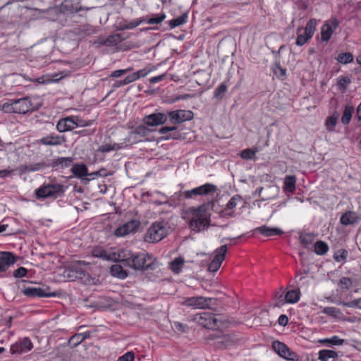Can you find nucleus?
Listing matches in <instances>:
<instances>
[{
	"mask_svg": "<svg viewBox=\"0 0 361 361\" xmlns=\"http://www.w3.org/2000/svg\"><path fill=\"white\" fill-rule=\"evenodd\" d=\"M207 339L210 342V345L217 349H226L238 342V339L235 336L223 334L218 331L209 334Z\"/></svg>",
	"mask_w": 361,
	"mask_h": 361,
	"instance_id": "7ed1b4c3",
	"label": "nucleus"
},
{
	"mask_svg": "<svg viewBox=\"0 0 361 361\" xmlns=\"http://www.w3.org/2000/svg\"><path fill=\"white\" fill-rule=\"evenodd\" d=\"M168 116L173 123H181L193 118V113L191 111L176 110L168 112Z\"/></svg>",
	"mask_w": 361,
	"mask_h": 361,
	"instance_id": "f8f14e48",
	"label": "nucleus"
},
{
	"mask_svg": "<svg viewBox=\"0 0 361 361\" xmlns=\"http://www.w3.org/2000/svg\"><path fill=\"white\" fill-rule=\"evenodd\" d=\"M16 261V257L12 253L1 252L0 253V272L6 271Z\"/></svg>",
	"mask_w": 361,
	"mask_h": 361,
	"instance_id": "a211bd4d",
	"label": "nucleus"
},
{
	"mask_svg": "<svg viewBox=\"0 0 361 361\" xmlns=\"http://www.w3.org/2000/svg\"><path fill=\"white\" fill-rule=\"evenodd\" d=\"M302 30V27H298L297 29L298 37H297L295 44L298 46H302L303 44L307 43L312 38L311 37H310L309 35L305 34V32H304V33H300Z\"/></svg>",
	"mask_w": 361,
	"mask_h": 361,
	"instance_id": "79ce46f5",
	"label": "nucleus"
},
{
	"mask_svg": "<svg viewBox=\"0 0 361 361\" xmlns=\"http://www.w3.org/2000/svg\"><path fill=\"white\" fill-rule=\"evenodd\" d=\"M46 164L44 162H39L37 164H24L21 165L16 169L19 171L20 174L26 173L31 171H39L45 168Z\"/></svg>",
	"mask_w": 361,
	"mask_h": 361,
	"instance_id": "4be33fe9",
	"label": "nucleus"
},
{
	"mask_svg": "<svg viewBox=\"0 0 361 361\" xmlns=\"http://www.w3.org/2000/svg\"><path fill=\"white\" fill-rule=\"evenodd\" d=\"M197 188L199 196L214 195L218 190L217 187L212 183H206Z\"/></svg>",
	"mask_w": 361,
	"mask_h": 361,
	"instance_id": "a878e982",
	"label": "nucleus"
},
{
	"mask_svg": "<svg viewBox=\"0 0 361 361\" xmlns=\"http://www.w3.org/2000/svg\"><path fill=\"white\" fill-rule=\"evenodd\" d=\"M338 116V113L335 112L330 117L327 118L326 121V126L329 131L332 132L334 130V127L337 123Z\"/></svg>",
	"mask_w": 361,
	"mask_h": 361,
	"instance_id": "ea45409f",
	"label": "nucleus"
},
{
	"mask_svg": "<svg viewBox=\"0 0 361 361\" xmlns=\"http://www.w3.org/2000/svg\"><path fill=\"white\" fill-rule=\"evenodd\" d=\"M111 274L112 276L124 279L128 276L127 271L123 269L120 264H114L111 267Z\"/></svg>",
	"mask_w": 361,
	"mask_h": 361,
	"instance_id": "2f4dec72",
	"label": "nucleus"
},
{
	"mask_svg": "<svg viewBox=\"0 0 361 361\" xmlns=\"http://www.w3.org/2000/svg\"><path fill=\"white\" fill-rule=\"evenodd\" d=\"M28 283L25 281H22L20 283L22 284V288L19 286V288L21 289L22 293L27 297L30 298H43V297H50L54 295V293H46L45 290L41 288L36 287H26L25 283Z\"/></svg>",
	"mask_w": 361,
	"mask_h": 361,
	"instance_id": "9d476101",
	"label": "nucleus"
},
{
	"mask_svg": "<svg viewBox=\"0 0 361 361\" xmlns=\"http://www.w3.org/2000/svg\"><path fill=\"white\" fill-rule=\"evenodd\" d=\"M187 18H188V13H185L183 15H181L180 16L170 20L169 26H170L171 29H173L177 26L183 25L184 23H186Z\"/></svg>",
	"mask_w": 361,
	"mask_h": 361,
	"instance_id": "a19ab883",
	"label": "nucleus"
},
{
	"mask_svg": "<svg viewBox=\"0 0 361 361\" xmlns=\"http://www.w3.org/2000/svg\"><path fill=\"white\" fill-rule=\"evenodd\" d=\"M274 350L281 357L288 360H295L298 355L283 343L276 341L272 343Z\"/></svg>",
	"mask_w": 361,
	"mask_h": 361,
	"instance_id": "6e6552de",
	"label": "nucleus"
},
{
	"mask_svg": "<svg viewBox=\"0 0 361 361\" xmlns=\"http://www.w3.org/2000/svg\"><path fill=\"white\" fill-rule=\"evenodd\" d=\"M334 32V29L332 26L326 23H325L321 30V35H322V41L328 42L331 38L332 34Z\"/></svg>",
	"mask_w": 361,
	"mask_h": 361,
	"instance_id": "473e14b6",
	"label": "nucleus"
},
{
	"mask_svg": "<svg viewBox=\"0 0 361 361\" xmlns=\"http://www.w3.org/2000/svg\"><path fill=\"white\" fill-rule=\"evenodd\" d=\"M212 319H213V314L207 312L197 314L194 317L195 322L207 329H214Z\"/></svg>",
	"mask_w": 361,
	"mask_h": 361,
	"instance_id": "6ab92c4d",
	"label": "nucleus"
},
{
	"mask_svg": "<svg viewBox=\"0 0 361 361\" xmlns=\"http://www.w3.org/2000/svg\"><path fill=\"white\" fill-rule=\"evenodd\" d=\"M13 100L16 114H25L32 110V103L29 97H26Z\"/></svg>",
	"mask_w": 361,
	"mask_h": 361,
	"instance_id": "f3484780",
	"label": "nucleus"
},
{
	"mask_svg": "<svg viewBox=\"0 0 361 361\" xmlns=\"http://www.w3.org/2000/svg\"><path fill=\"white\" fill-rule=\"evenodd\" d=\"M255 231L259 232L262 235L269 237L274 235H281L283 231L278 228H270L267 226L257 227Z\"/></svg>",
	"mask_w": 361,
	"mask_h": 361,
	"instance_id": "5701e85b",
	"label": "nucleus"
},
{
	"mask_svg": "<svg viewBox=\"0 0 361 361\" xmlns=\"http://www.w3.org/2000/svg\"><path fill=\"white\" fill-rule=\"evenodd\" d=\"M182 196L186 199H191L198 195L197 188H195L192 190L183 192Z\"/></svg>",
	"mask_w": 361,
	"mask_h": 361,
	"instance_id": "680f3d73",
	"label": "nucleus"
},
{
	"mask_svg": "<svg viewBox=\"0 0 361 361\" xmlns=\"http://www.w3.org/2000/svg\"><path fill=\"white\" fill-rule=\"evenodd\" d=\"M273 71L278 78H283L286 75V69L281 66L279 62L274 63L273 66Z\"/></svg>",
	"mask_w": 361,
	"mask_h": 361,
	"instance_id": "5fc2aeb1",
	"label": "nucleus"
},
{
	"mask_svg": "<svg viewBox=\"0 0 361 361\" xmlns=\"http://www.w3.org/2000/svg\"><path fill=\"white\" fill-rule=\"evenodd\" d=\"M153 130L149 128L145 124L138 125L129 133V139H133L137 141L138 138H143L152 133Z\"/></svg>",
	"mask_w": 361,
	"mask_h": 361,
	"instance_id": "2eb2a0df",
	"label": "nucleus"
},
{
	"mask_svg": "<svg viewBox=\"0 0 361 361\" xmlns=\"http://www.w3.org/2000/svg\"><path fill=\"white\" fill-rule=\"evenodd\" d=\"M348 256V251L345 249L338 250L334 255V259L336 262L345 261Z\"/></svg>",
	"mask_w": 361,
	"mask_h": 361,
	"instance_id": "864d4df0",
	"label": "nucleus"
},
{
	"mask_svg": "<svg viewBox=\"0 0 361 361\" xmlns=\"http://www.w3.org/2000/svg\"><path fill=\"white\" fill-rule=\"evenodd\" d=\"M32 343L28 338H24L19 343H16L11 347V354H22L28 352L32 348Z\"/></svg>",
	"mask_w": 361,
	"mask_h": 361,
	"instance_id": "dca6fc26",
	"label": "nucleus"
},
{
	"mask_svg": "<svg viewBox=\"0 0 361 361\" xmlns=\"http://www.w3.org/2000/svg\"><path fill=\"white\" fill-rule=\"evenodd\" d=\"M300 298V291L299 288L288 290L286 293V303H296L299 301Z\"/></svg>",
	"mask_w": 361,
	"mask_h": 361,
	"instance_id": "7c9ffc66",
	"label": "nucleus"
},
{
	"mask_svg": "<svg viewBox=\"0 0 361 361\" xmlns=\"http://www.w3.org/2000/svg\"><path fill=\"white\" fill-rule=\"evenodd\" d=\"M96 29L90 25H80L75 30L76 35L81 37L90 36L96 33Z\"/></svg>",
	"mask_w": 361,
	"mask_h": 361,
	"instance_id": "c85d7f7f",
	"label": "nucleus"
},
{
	"mask_svg": "<svg viewBox=\"0 0 361 361\" xmlns=\"http://www.w3.org/2000/svg\"><path fill=\"white\" fill-rule=\"evenodd\" d=\"M73 161V158L71 157H59L53 161L51 163L52 167H60L61 169H64L70 166Z\"/></svg>",
	"mask_w": 361,
	"mask_h": 361,
	"instance_id": "c756f323",
	"label": "nucleus"
},
{
	"mask_svg": "<svg viewBox=\"0 0 361 361\" xmlns=\"http://www.w3.org/2000/svg\"><path fill=\"white\" fill-rule=\"evenodd\" d=\"M216 299L202 296L188 298L183 302L184 305L200 309H212L216 305Z\"/></svg>",
	"mask_w": 361,
	"mask_h": 361,
	"instance_id": "423d86ee",
	"label": "nucleus"
},
{
	"mask_svg": "<svg viewBox=\"0 0 361 361\" xmlns=\"http://www.w3.org/2000/svg\"><path fill=\"white\" fill-rule=\"evenodd\" d=\"M295 178L293 176H287L285 178V189L289 192H293L295 188Z\"/></svg>",
	"mask_w": 361,
	"mask_h": 361,
	"instance_id": "49530a36",
	"label": "nucleus"
},
{
	"mask_svg": "<svg viewBox=\"0 0 361 361\" xmlns=\"http://www.w3.org/2000/svg\"><path fill=\"white\" fill-rule=\"evenodd\" d=\"M351 82L350 79L346 76H341L338 78L337 85L340 90L345 91L347 86Z\"/></svg>",
	"mask_w": 361,
	"mask_h": 361,
	"instance_id": "3c124183",
	"label": "nucleus"
},
{
	"mask_svg": "<svg viewBox=\"0 0 361 361\" xmlns=\"http://www.w3.org/2000/svg\"><path fill=\"white\" fill-rule=\"evenodd\" d=\"M338 353L336 351L331 350H321L319 352V357L318 359L320 361H328L330 358L337 357Z\"/></svg>",
	"mask_w": 361,
	"mask_h": 361,
	"instance_id": "72a5a7b5",
	"label": "nucleus"
},
{
	"mask_svg": "<svg viewBox=\"0 0 361 361\" xmlns=\"http://www.w3.org/2000/svg\"><path fill=\"white\" fill-rule=\"evenodd\" d=\"M227 90V86L225 83H221L217 88L215 89L214 97L218 99H221Z\"/></svg>",
	"mask_w": 361,
	"mask_h": 361,
	"instance_id": "8fccbe9b",
	"label": "nucleus"
},
{
	"mask_svg": "<svg viewBox=\"0 0 361 361\" xmlns=\"http://www.w3.org/2000/svg\"><path fill=\"white\" fill-rule=\"evenodd\" d=\"M124 38L121 37V35L119 33L109 35L107 38L105 39H101L99 41V44L102 45H106V46H114L116 45L117 44L120 43L121 41H123Z\"/></svg>",
	"mask_w": 361,
	"mask_h": 361,
	"instance_id": "bb28decb",
	"label": "nucleus"
},
{
	"mask_svg": "<svg viewBox=\"0 0 361 361\" xmlns=\"http://www.w3.org/2000/svg\"><path fill=\"white\" fill-rule=\"evenodd\" d=\"M322 312L334 318H338L341 315V312L340 310L334 307H324L322 310Z\"/></svg>",
	"mask_w": 361,
	"mask_h": 361,
	"instance_id": "09e8293b",
	"label": "nucleus"
},
{
	"mask_svg": "<svg viewBox=\"0 0 361 361\" xmlns=\"http://www.w3.org/2000/svg\"><path fill=\"white\" fill-rule=\"evenodd\" d=\"M314 237L315 235L313 233H301L299 236V240L304 247H307L308 245L313 243Z\"/></svg>",
	"mask_w": 361,
	"mask_h": 361,
	"instance_id": "f704fd0d",
	"label": "nucleus"
},
{
	"mask_svg": "<svg viewBox=\"0 0 361 361\" xmlns=\"http://www.w3.org/2000/svg\"><path fill=\"white\" fill-rule=\"evenodd\" d=\"M75 128L73 116H68L60 119L56 125V129L62 133L71 130Z\"/></svg>",
	"mask_w": 361,
	"mask_h": 361,
	"instance_id": "aec40b11",
	"label": "nucleus"
},
{
	"mask_svg": "<svg viewBox=\"0 0 361 361\" xmlns=\"http://www.w3.org/2000/svg\"><path fill=\"white\" fill-rule=\"evenodd\" d=\"M166 235L167 231L163 223L157 221L148 228L144 239L147 243H157L164 238Z\"/></svg>",
	"mask_w": 361,
	"mask_h": 361,
	"instance_id": "20e7f679",
	"label": "nucleus"
},
{
	"mask_svg": "<svg viewBox=\"0 0 361 361\" xmlns=\"http://www.w3.org/2000/svg\"><path fill=\"white\" fill-rule=\"evenodd\" d=\"M337 61L343 64H347L353 61V56L350 52L341 53L336 57Z\"/></svg>",
	"mask_w": 361,
	"mask_h": 361,
	"instance_id": "a18cd8bd",
	"label": "nucleus"
},
{
	"mask_svg": "<svg viewBox=\"0 0 361 361\" xmlns=\"http://www.w3.org/2000/svg\"><path fill=\"white\" fill-rule=\"evenodd\" d=\"M84 341V337L80 334H76L73 336L69 340V345L72 347H75Z\"/></svg>",
	"mask_w": 361,
	"mask_h": 361,
	"instance_id": "4d7b16f0",
	"label": "nucleus"
},
{
	"mask_svg": "<svg viewBox=\"0 0 361 361\" xmlns=\"http://www.w3.org/2000/svg\"><path fill=\"white\" fill-rule=\"evenodd\" d=\"M275 300H276V303L274 304V307H281L284 304L286 303V295L283 296V293H276L275 295Z\"/></svg>",
	"mask_w": 361,
	"mask_h": 361,
	"instance_id": "bf43d9fd",
	"label": "nucleus"
},
{
	"mask_svg": "<svg viewBox=\"0 0 361 361\" xmlns=\"http://www.w3.org/2000/svg\"><path fill=\"white\" fill-rule=\"evenodd\" d=\"M72 173L78 178L87 176V167L84 164H75L71 168Z\"/></svg>",
	"mask_w": 361,
	"mask_h": 361,
	"instance_id": "cd10ccee",
	"label": "nucleus"
},
{
	"mask_svg": "<svg viewBox=\"0 0 361 361\" xmlns=\"http://www.w3.org/2000/svg\"><path fill=\"white\" fill-rule=\"evenodd\" d=\"M167 118L166 114L159 112L145 116L142 119V122L148 127H154L164 124Z\"/></svg>",
	"mask_w": 361,
	"mask_h": 361,
	"instance_id": "9b49d317",
	"label": "nucleus"
},
{
	"mask_svg": "<svg viewBox=\"0 0 361 361\" xmlns=\"http://www.w3.org/2000/svg\"><path fill=\"white\" fill-rule=\"evenodd\" d=\"M135 358V355L132 351L127 352L123 355L118 357L117 361H133Z\"/></svg>",
	"mask_w": 361,
	"mask_h": 361,
	"instance_id": "69168bd1",
	"label": "nucleus"
},
{
	"mask_svg": "<svg viewBox=\"0 0 361 361\" xmlns=\"http://www.w3.org/2000/svg\"><path fill=\"white\" fill-rule=\"evenodd\" d=\"M66 141L64 136L50 134L37 140V143L45 146H59Z\"/></svg>",
	"mask_w": 361,
	"mask_h": 361,
	"instance_id": "4468645a",
	"label": "nucleus"
},
{
	"mask_svg": "<svg viewBox=\"0 0 361 361\" xmlns=\"http://www.w3.org/2000/svg\"><path fill=\"white\" fill-rule=\"evenodd\" d=\"M63 192V185L59 183L44 185L35 190L38 199L56 198L61 196Z\"/></svg>",
	"mask_w": 361,
	"mask_h": 361,
	"instance_id": "39448f33",
	"label": "nucleus"
},
{
	"mask_svg": "<svg viewBox=\"0 0 361 361\" xmlns=\"http://www.w3.org/2000/svg\"><path fill=\"white\" fill-rule=\"evenodd\" d=\"M329 250L328 245L322 240L317 241L314 244V252L319 255H325Z\"/></svg>",
	"mask_w": 361,
	"mask_h": 361,
	"instance_id": "4c0bfd02",
	"label": "nucleus"
},
{
	"mask_svg": "<svg viewBox=\"0 0 361 361\" xmlns=\"http://www.w3.org/2000/svg\"><path fill=\"white\" fill-rule=\"evenodd\" d=\"M92 252L93 255L96 257L102 258L107 261L118 262V252L108 253L102 249H94Z\"/></svg>",
	"mask_w": 361,
	"mask_h": 361,
	"instance_id": "412c9836",
	"label": "nucleus"
},
{
	"mask_svg": "<svg viewBox=\"0 0 361 361\" xmlns=\"http://www.w3.org/2000/svg\"><path fill=\"white\" fill-rule=\"evenodd\" d=\"M184 264V260L180 257H177L174 260H173L170 264L171 269L174 273H179L181 270V268Z\"/></svg>",
	"mask_w": 361,
	"mask_h": 361,
	"instance_id": "de8ad7c7",
	"label": "nucleus"
},
{
	"mask_svg": "<svg viewBox=\"0 0 361 361\" xmlns=\"http://www.w3.org/2000/svg\"><path fill=\"white\" fill-rule=\"evenodd\" d=\"M358 221V217L355 212L348 211L340 219V222L344 226L351 225Z\"/></svg>",
	"mask_w": 361,
	"mask_h": 361,
	"instance_id": "393cba45",
	"label": "nucleus"
},
{
	"mask_svg": "<svg viewBox=\"0 0 361 361\" xmlns=\"http://www.w3.org/2000/svg\"><path fill=\"white\" fill-rule=\"evenodd\" d=\"M226 319L221 314H213L212 324H214V329H219L224 327L226 323Z\"/></svg>",
	"mask_w": 361,
	"mask_h": 361,
	"instance_id": "e433bc0d",
	"label": "nucleus"
},
{
	"mask_svg": "<svg viewBox=\"0 0 361 361\" xmlns=\"http://www.w3.org/2000/svg\"><path fill=\"white\" fill-rule=\"evenodd\" d=\"M338 304L348 307H356L358 309V298L350 302L339 301Z\"/></svg>",
	"mask_w": 361,
	"mask_h": 361,
	"instance_id": "0e129e2a",
	"label": "nucleus"
},
{
	"mask_svg": "<svg viewBox=\"0 0 361 361\" xmlns=\"http://www.w3.org/2000/svg\"><path fill=\"white\" fill-rule=\"evenodd\" d=\"M353 111H354V108L353 106L346 105L345 106V109H344L343 116L341 117V122L344 125H347L350 123L351 118H352V114H353Z\"/></svg>",
	"mask_w": 361,
	"mask_h": 361,
	"instance_id": "c9c22d12",
	"label": "nucleus"
},
{
	"mask_svg": "<svg viewBox=\"0 0 361 361\" xmlns=\"http://www.w3.org/2000/svg\"><path fill=\"white\" fill-rule=\"evenodd\" d=\"M209 204H212V202L202 204L197 208L191 207L186 210V214L191 216L189 226L192 231L200 232L209 227L210 215L207 211Z\"/></svg>",
	"mask_w": 361,
	"mask_h": 361,
	"instance_id": "f03ea898",
	"label": "nucleus"
},
{
	"mask_svg": "<svg viewBox=\"0 0 361 361\" xmlns=\"http://www.w3.org/2000/svg\"><path fill=\"white\" fill-rule=\"evenodd\" d=\"M352 285L353 281L348 277H342L338 282V286H340L342 289H348Z\"/></svg>",
	"mask_w": 361,
	"mask_h": 361,
	"instance_id": "052dcab7",
	"label": "nucleus"
},
{
	"mask_svg": "<svg viewBox=\"0 0 361 361\" xmlns=\"http://www.w3.org/2000/svg\"><path fill=\"white\" fill-rule=\"evenodd\" d=\"M240 199L241 197L238 195H234L233 197H231L227 203L226 207L221 212V216L223 217L226 216H233L234 212H229V210L235 208L237 205V202L240 200Z\"/></svg>",
	"mask_w": 361,
	"mask_h": 361,
	"instance_id": "b1692460",
	"label": "nucleus"
},
{
	"mask_svg": "<svg viewBox=\"0 0 361 361\" xmlns=\"http://www.w3.org/2000/svg\"><path fill=\"white\" fill-rule=\"evenodd\" d=\"M345 340L340 338L338 336H334L330 338H324L319 340V343L323 344H330L332 345H341L344 343Z\"/></svg>",
	"mask_w": 361,
	"mask_h": 361,
	"instance_id": "58836bf2",
	"label": "nucleus"
},
{
	"mask_svg": "<svg viewBox=\"0 0 361 361\" xmlns=\"http://www.w3.org/2000/svg\"><path fill=\"white\" fill-rule=\"evenodd\" d=\"M2 110L6 113H16L14 100L11 99L8 102L4 103L2 105Z\"/></svg>",
	"mask_w": 361,
	"mask_h": 361,
	"instance_id": "13d9d810",
	"label": "nucleus"
},
{
	"mask_svg": "<svg viewBox=\"0 0 361 361\" xmlns=\"http://www.w3.org/2000/svg\"><path fill=\"white\" fill-rule=\"evenodd\" d=\"M316 25H317V20L314 18L310 19L307 22V23L305 27L304 32H305V34H307L310 37H312V36L314 33V31L316 30Z\"/></svg>",
	"mask_w": 361,
	"mask_h": 361,
	"instance_id": "c03bdc74",
	"label": "nucleus"
},
{
	"mask_svg": "<svg viewBox=\"0 0 361 361\" xmlns=\"http://www.w3.org/2000/svg\"><path fill=\"white\" fill-rule=\"evenodd\" d=\"M140 226V222L137 220H130L123 226L117 228L114 231V235L118 237L125 236L134 232Z\"/></svg>",
	"mask_w": 361,
	"mask_h": 361,
	"instance_id": "ddd939ff",
	"label": "nucleus"
},
{
	"mask_svg": "<svg viewBox=\"0 0 361 361\" xmlns=\"http://www.w3.org/2000/svg\"><path fill=\"white\" fill-rule=\"evenodd\" d=\"M90 263L85 261H77L73 263L67 269L68 276L82 279L88 275L87 271Z\"/></svg>",
	"mask_w": 361,
	"mask_h": 361,
	"instance_id": "0eeeda50",
	"label": "nucleus"
},
{
	"mask_svg": "<svg viewBox=\"0 0 361 361\" xmlns=\"http://www.w3.org/2000/svg\"><path fill=\"white\" fill-rule=\"evenodd\" d=\"M27 272V271L25 268L19 267L18 269H17L16 270L14 271L13 276L16 278H21V277L25 276L26 275Z\"/></svg>",
	"mask_w": 361,
	"mask_h": 361,
	"instance_id": "338daca9",
	"label": "nucleus"
},
{
	"mask_svg": "<svg viewBox=\"0 0 361 361\" xmlns=\"http://www.w3.org/2000/svg\"><path fill=\"white\" fill-rule=\"evenodd\" d=\"M156 70V67L152 64H148L143 69L139 70L137 72H135L136 79H139L140 78H143L147 76L149 73Z\"/></svg>",
	"mask_w": 361,
	"mask_h": 361,
	"instance_id": "37998d69",
	"label": "nucleus"
},
{
	"mask_svg": "<svg viewBox=\"0 0 361 361\" xmlns=\"http://www.w3.org/2000/svg\"><path fill=\"white\" fill-rule=\"evenodd\" d=\"M165 18H166V15L162 13L158 16L149 18L147 20V23L150 24V25L159 24V23H161L165 19Z\"/></svg>",
	"mask_w": 361,
	"mask_h": 361,
	"instance_id": "e2e57ef3",
	"label": "nucleus"
},
{
	"mask_svg": "<svg viewBox=\"0 0 361 361\" xmlns=\"http://www.w3.org/2000/svg\"><path fill=\"white\" fill-rule=\"evenodd\" d=\"M256 151L252 149H245L240 152V157L243 159L250 160L255 158Z\"/></svg>",
	"mask_w": 361,
	"mask_h": 361,
	"instance_id": "6e6d98bb",
	"label": "nucleus"
},
{
	"mask_svg": "<svg viewBox=\"0 0 361 361\" xmlns=\"http://www.w3.org/2000/svg\"><path fill=\"white\" fill-rule=\"evenodd\" d=\"M144 19H137L133 20L132 21L128 22L127 27L128 29H133L140 25L142 22H144Z\"/></svg>",
	"mask_w": 361,
	"mask_h": 361,
	"instance_id": "774afa93",
	"label": "nucleus"
},
{
	"mask_svg": "<svg viewBox=\"0 0 361 361\" xmlns=\"http://www.w3.org/2000/svg\"><path fill=\"white\" fill-rule=\"evenodd\" d=\"M118 262L135 271H153L159 267L158 261L145 252H133L129 250H118Z\"/></svg>",
	"mask_w": 361,
	"mask_h": 361,
	"instance_id": "f257e3e1",
	"label": "nucleus"
},
{
	"mask_svg": "<svg viewBox=\"0 0 361 361\" xmlns=\"http://www.w3.org/2000/svg\"><path fill=\"white\" fill-rule=\"evenodd\" d=\"M227 250V245H224L215 250V256L208 264L207 269L209 271L215 272L220 268L221 263L225 259Z\"/></svg>",
	"mask_w": 361,
	"mask_h": 361,
	"instance_id": "1a4fd4ad",
	"label": "nucleus"
},
{
	"mask_svg": "<svg viewBox=\"0 0 361 361\" xmlns=\"http://www.w3.org/2000/svg\"><path fill=\"white\" fill-rule=\"evenodd\" d=\"M73 119L74 121L75 128L89 126H91L93 123L92 120L85 121L78 116H73Z\"/></svg>",
	"mask_w": 361,
	"mask_h": 361,
	"instance_id": "603ef678",
	"label": "nucleus"
}]
</instances>
